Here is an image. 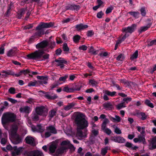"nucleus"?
<instances>
[{
	"instance_id": "f257e3e1",
	"label": "nucleus",
	"mask_w": 156,
	"mask_h": 156,
	"mask_svg": "<svg viewBox=\"0 0 156 156\" xmlns=\"http://www.w3.org/2000/svg\"><path fill=\"white\" fill-rule=\"evenodd\" d=\"M85 115L80 112H77L75 116V122L78 129H83L88 126V123Z\"/></svg>"
},
{
	"instance_id": "f03ea898",
	"label": "nucleus",
	"mask_w": 156,
	"mask_h": 156,
	"mask_svg": "<svg viewBox=\"0 0 156 156\" xmlns=\"http://www.w3.org/2000/svg\"><path fill=\"white\" fill-rule=\"evenodd\" d=\"M18 129V127L17 125H13L11 131V137L10 139L12 142L15 144H18L22 141L21 137L16 133Z\"/></svg>"
},
{
	"instance_id": "7ed1b4c3",
	"label": "nucleus",
	"mask_w": 156,
	"mask_h": 156,
	"mask_svg": "<svg viewBox=\"0 0 156 156\" xmlns=\"http://www.w3.org/2000/svg\"><path fill=\"white\" fill-rule=\"evenodd\" d=\"M16 116L14 113L6 112L3 114L2 118V122L3 124H5L9 122H12L16 120Z\"/></svg>"
},
{
	"instance_id": "20e7f679",
	"label": "nucleus",
	"mask_w": 156,
	"mask_h": 156,
	"mask_svg": "<svg viewBox=\"0 0 156 156\" xmlns=\"http://www.w3.org/2000/svg\"><path fill=\"white\" fill-rule=\"evenodd\" d=\"M48 44V42L46 41H44L40 43V61L47 59L48 57V55L46 54L43 51H40V48H45Z\"/></svg>"
},
{
	"instance_id": "39448f33",
	"label": "nucleus",
	"mask_w": 156,
	"mask_h": 156,
	"mask_svg": "<svg viewBox=\"0 0 156 156\" xmlns=\"http://www.w3.org/2000/svg\"><path fill=\"white\" fill-rule=\"evenodd\" d=\"M69 144L70 142L68 140L63 141L61 143V147L58 149L57 152L58 154H61L66 152Z\"/></svg>"
},
{
	"instance_id": "423d86ee",
	"label": "nucleus",
	"mask_w": 156,
	"mask_h": 156,
	"mask_svg": "<svg viewBox=\"0 0 156 156\" xmlns=\"http://www.w3.org/2000/svg\"><path fill=\"white\" fill-rule=\"evenodd\" d=\"M27 57L29 59L38 60L39 59V50L28 54Z\"/></svg>"
},
{
	"instance_id": "0eeeda50",
	"label": "nucleus",
	"mask_w": 156,
	"mask_h": 156,
	"mask_svg": "<svg viewBox=\"0 0 156 156\" xmlns=\"http://www.w3.org/2000/svg\"><path fill=\"white\" fill-rule=\"evenodd\" d=\"M81 129H77V133L76 136L79 140H81L87 136V130H84L83 131H82Z\"/></svg>"
},
{
	"instance_id": "6e6552de",
	"label": "nucleus",
	"mask_w": 156,
	"mask_h": 156,
	"mask_svg": "<svg viewBox=\"0 0 156 156\" xmlns=\"http://www.w3.org/2000/svg\"><path fill=\"white\" fill-rule=\"evenodd\" d=\"M48 109L46 106H40V116H42L43 118L46 117L48 114Z\"/></svg>"
},
{
	"instance_id": "1a4fd4ad",
	"label": "nucleus",
	"mask_w": 156,
	"mask_h": 156,
	"mask_svg": "<svg viewBox=\"0 0 156 156\" xmlns=\"http://www.w3.org/2000/svg\"><path fill=\"white\" fill-rule=\"evenodd\" d=\"M111 140L115 142L119 143H123L125 142V140L121 136H111Z\"/></svg>"
},
{
	"instance_id": "9d476101",
	"label": "nucleus",
	"mask_w": 156,
	"mask_h": 156,
	"mask_svg": "<svg viewBox=\"0 0 156 156\" xmlns=\"http://www.w3.org/2000/svg\"><path fill=\"white\" fill-rule=\"evenodd\" d=\"M136 24H133L131 26L124 28L123 30V31L125 32L127 34V33L131 34L134 31L136 28Z\"/></svg>"
},
{
	"instance_id": "9b49d317",
	"label": "nucleus",
	"mask_w": 156,
	"mask_h": 156,
	"mask_svg": "<svg viewBox=\"0 0 156 156\" xmlns=\"http://www.w3.org/2000/svg\"><path fill=\"white\" fill-rule=\"evenodd\" d=\"M25 140L26 143L32 146H34L35 145L34 138L31 136H27L25 139Z\"/></svg>"
},
{
	"instance_id": "f8f14e48",
	"label": "nucleus",
	"mask_w": 156,
	"mask_h": 156,
	"mask_svg": "<svg viewBox=\"0 0 156 156\" xmlns=\"http://www.w3.org/2000/svg\"><path fill=\"white\" fill-rule=\"evenodd\" d=\"M63 88L62 91L67 92H73L74 90H79L81 88V87H79L76 88H69L68 86H65L64 87H62Z\"/></svg>"
},
{
	"instance_id": "ddd939ff",
	"label": "nucleus",
	"mask_w": 156,
	"mask_h": 156,
	"mask_svg": "<svg viewBox=\"0 0 156 156\" xmlns=\"http://www.w3.org/2000/svg\"><path fill=\"white\" fill-rule=\"evenodd\" d=\"M23 148L20 147L17 148V146L13 147V151L12 152V154L13 156H16V155H19L20 152L22 151Z\"/></svg>"
},
{
	"instance_id": "4468645a",
	"label": "nucleus",
	"mask_w": 156,
	"mask_h": 156,
	"mask_svg": "<svg viewBox=\"0 0 156 156\" xmlns=\"http://www.w3.org/2000/svg\"><path fill=\"white\" fill-rule=\"evenodd\" d=\"M20 112L22 113H29L31 111L30 108L28 106H26L20 108L19 109Z\"/></svg>"
},
{
	"instance_id": "2eb2a0df",
	"label": "nucleus",
	"mask_w": 156,
	"mask_h": 156,
	"mask_svg": "<svg viewBox=\"0 0 156 156\" xmlns=\"http://www.w3.org/2000/svg\"><path fill=\"white\" fill-rule=\"evenodd\" d=\"M149 148L150 149L156 148V136L152 139L151 142L149 144Z\"/></svg>"
},
{
	"instance_id": "dca6fc26",
	"label": "nucleus",
	"mask_w": 156,
	"mask_h": 156,
	"mask_svg": "<svg viewBox=\"0 0 156 156\" xmlns=\"http://www.w3.org/2000/svg\"><path fill=\"white\" fill-rule=\"evenodd\" d=\"M39 115V107L36 108L35 112L32 117V119L34 121H36L38 120Z\"/></svg>"
},
{
	"instance_id": "f3484780",
	"label": "nucleus",
	"mask_w": 156,
	"mask_h": 156,
	"mask_svg": "<svg viewBox=\"0 0 156 156\" xmlns=\"http://www.w3.org/2000/svg\"><path fill=\"white\" fill-rule=\"evenodd\" d=\"M109 118L111 121L114 122H119L121 121L122 119L118 115H115V117L110 116Z\"/></svg>"
},
{
	"instance_id": "a211bd4d",
	"label": "nucleus",
	"mask_w": 156,
	"mask_h": 156,
	"mask_svg": "<svg viewBox=\"0 0 156 156\" xmlns=\"http://www.w3.org/2000/svg\"><path fill=\"white\" fill-rule=\"evenodd\" d=\"M53 25L51 23H41L40 24V28H49L52 26Z\"/></svg>"
},
{
	"instance_id": "6ab92c4d",
	"label": "nucleus",
	"mask_w": 156,
	"mask_h": 156,
	"mask_svg": "<svg viewBox=\"0 0 156 156\" xmlns=\"http://www.w3.org/2000/svg\"><path fill=\"white\" fill-rule=\"evenodd\" d=\"M76 105V103L74 102L69 103L66 106L64 107V109L66 111H68L71 109H73L74 107Z\"/></svg>"
},
{
	"instance_id": "aec40b11",
	"label": "nucleus",
	"mask_w": 156,
	"mask_h": 156,
	"mask_svg": "<svg viewBox=\"0 0 156 156\" xmlns=\"http://www.w3.org/2000/svg\"><path fill=\"white\" fill-rule=\"evenodd\" d=\"M47 130L49 131L51 133L56 134L57 133V130L54 126H50L47 127Z\"/></svg>"
},
{
	"instance_id": "412c9836",
	"label": "nucleus",
	"mask_w": 156,
	"mask_h": 156,
	"mask_svg": "<svg viewBox=\"0 0 156 156\" xmlns=\"http://www.w3.org/2000/svg\"><path fill=\"white\" fill-rule=\"evenodd\" d=\"M88 26L87 25H84L81 23L76 25V28L78 30H84L87 28Z\"/></svg>"
},
{
	"instance_id": "4be33fe9",
	"label": "nucleus",
	"mask_w": 156,
	"mask_h": 156,
	"mask_svg": "<svg viewBox=\"0 0 156 156\" xmlns=\"http://www.w3.org/2000/svg\"><path fill=\"white\" fill-rule=\"evenodd\" d=\"M48 78L46 77L40 76V85L46 84L47 83Z\"/></svg>"
},
{
	"instance_id": "5701e85b",
	"label": "nucleus",
	"mask_w": 156,
	"mask_h": 156,
	"mask_svg": "<svg viewBox=\"0 0 156 156\" xmlns=\"http://www.w3.org/2000/svg\"><path fill=\"white\" fill-rule=\"evenodd\" d=\"M151 25V23H149L146 26H144L141 27L139 30L138 32L141 33L147 30L150 27Z\"/></svg>"
},
{
	"instance_id": "b1692460",
	"label": "nucleus",
	"mask_w": 156,
	"mask_h": 156,
	"mask_svg": "<svg viewBox=\"0 0 156 156\" xmlns=\"http://www.w3.org/2000/svg\"><path fill=\"white\" fill-rule=\"evenodd\" d=\"M28 156H39V151L34 150L29 152L27 153Z\"/></svg>"
},
{
	"instance_id": "393cba45",
	"label": "nucleus",
	"mask_w": 156,
	"mask_h": 156,
	"mask_svg": "<svg viewBox=\"0 0 156 156\" xmlns=\"http://www.w3.org/2000/svg\"><path fill=\"white\" fill-rule=\"evenodd\" d=\"M13 3L11 2H10L9 4V5L7 10L6 12V16H9L10 13V11L13 9Z\"/></svg>"
},
{
	"instance_id": "a878e982",
	"label": "nucleus",
	"mask_w": 156,
	"mask_h": 156,
	"mask_svg": "<svg viewBox=\"0 0 156 156\" xmlns=\"http://www.w3.org/2000/svg\"><path fill=\"white\" fill-rule=\"evenodd\" d=\"M26 9H22L20 10L17 13V17L19 19H20L22 16L25 13Z\"/></svg>"
},
{
	"instance_id": "bb28decb",
	"label": "nucleus",
	"mask_w": 156,
	"mask_h": 156,
	"mask_svg": "<svg viewBox=\"0 0 156 156\" xmlns=\"http://www.w3.org/2000/svg\"><path fill=\"white\" fill-rule=\"evenodd\" d=\"M104 106L105 108L108 110H111L113 108L112 104L110 102H107L104 103Z\"/></svg>"
},
{
	"instance_id": "cd10ccee",
	"label": "nucleus",
	"mask_w": 156,
	"mask_h": 156,
	"mask_svg": "<svg viewBox=\"0 0 156 156\" xmlns=\"http://www.w3.org/2000/svg\"><path fill=\"white\" fill-rule=\"evenodd\" d=\"M56 148V146L55 144H52L49 146V150L50 153L54 152Z\"/></svg>"
},
{
	"instance_id": "c85d7f7f",
	"label": "nucleus",
	"mask_w": 156,
	"mask_h": 156,
	"mask_svg": "<svg viewBox=\"0 0 156 156\" xmlns=\"http://www.w3.org/2000/svg\"><path fill=\"white\" fill-rule=\"evenodd\" d=\"M88 52L93 55H96L98 54V51L95 50L92 46H91L88 49Z\"/></svg>"
},
{
	"instance_id": "c756f323",
	"label": "nucleus",
	"mask_w": 156,
	"mask_h": 156,
	"mask_svg": "<svg viewBox=\"0 0 156 156\" xmlns=\"http://www.w3.org/2000/svg\"><path fill=\"white\" fill-rule=\"evenodd\" d=\"M3 135L4 136V137L1 139L0 143L3 146H4L6 144L7 142V135L6 133L3 134Z\"/></svg>"
},
{
	"instance_id": "7c9ffc66",
	"label": "nucleus",
	"mask_w": 156,
	"mask_h": 156,
	"mask_svg": "<svg viewBox=\"0 0 156 156\" xmlns=\"http://www.w3.org/2000/svg\"><path fill=\"white\" fill-rule=\"evenodd\" d=\"M89 83L90 85H91L92 87H96L98 84V83L97 81H96L94 80H90L89 81Z\"/></svg>"
},
{
	"instance_id": "2f4dec72",
	"label": "nucleus",
	"mask_w": 156,
	"mask_h": 156,
	"mask_svg": "<svg viewBox=\"0 0 156 156\" xmlns=\"http://www.w3.org/2000/svg\"><path fill=\"white\" fill-rule=\"evenodd\" d=\"M125 146L127 147L131 148L133 150H135L138 148L137 146H133V144L132 143L129 142H127L125 144Z\"/></svg>"
},
{
	"instance_id": "473e14b6",
	"label": "nucleus",
	"mask_w": 156,
	"mask_h": 156,
	"mask_svg": "<svg viewBox=\"0 0 156 156\" xmlns=\"http://www.w3.org/2000/svg\"><path fill=\"white\" fill-rule=\"evenodd\" d=\"M138 138L139 141V143L142 142L144 144H146L144 136L143 135H139L138 136Z\"/></svg>"
},
{
	"instance_id": "72a5a7b5",
	"label": "nucleus",
	"mask_w": 156,
	"mask_h": 156,
	"mask_svg": "<svg viewBox=\"0 0 156 156\" xmlns=\"http://www.w3.org/2000/svg\"><path fill=\"white\" fill-rule=\"evenodd\" d=\"M3 73H5V75H2V76H6V75H14V73L11 70H8L7 71H3L2 72Z\"/></svg>"
},
{
	"instance_id": "f704fd0d",
	"label": "nucleus",
	"mask_w": 156,
	"mask_h": 156,
	"mask_svg": "<svg viewBox=\"0 0 156 156\" xmlns=\"http://www.w3.org/2000/svg\"><path fill=\"white\" fill-rule=\"evenodd\" d=\"M16 54L15 51L12 49L10 50L7 53V55L9 57L13 56Z\"/></svg>"
},
{
	"instance_id": "c9c22d12",
	"label": "nucleus",
	"mask_w": 156,
	"mask_h": 156,
	"mask_svg": "<svg viewBox=\"0 0 156 156\" xmlns=\"http://www.w3.org/2000/svg\"><path fill=\"white\" fill-rule=\"evenodd\" d=\"M137 130L139 132H140V133L143 135L145 133V127L144 126H143L141 127L140 126H137L136 127Z\"/></svg>"
},
{
	"instance_id": "e433bc0d",
	"label": "nucleus",
	"mask_w": 156,
	"mask_h": 156,
	"mask_svg": "<svg viewBox=\"0 0 156 156\" xmlns=\"http://www.w3.org/2000/svg\"><path fill=\"white\" fill-rule=\"evenodd\" d=\"M138 51L136 50L131 56L130 58L132 60H133L137 58L138 56Z\"/></svg>"
},
{
	"instance_id": "4c0bfd02",
	"label": "nucleus",
	"mask_w": 156,
	"mask_h": 156,
	"mask_svg": "<svg viewBox=\"0 0 156 156\" xmlns=\"http://www.w3.org/2000/svg\"><path fill=\"white\" fill-rule=\"evenodd\" d=\"M108 149V147H106L104 148H102L101 149V154L103 156L105 155L107 152Z\"/></svg>"
},
{
	"instance_id": "58836bf2",
	"label": "nucleus",
	"mask_w": 156,
	"mask_h": 156,
	"mask_svg": "<svg viewBox=\"0 0 156 156\" xmlns=\"http://www.w3.org/2000/svg\"><path fill=\"white\" fill-rule=\"evenodd\" d=\"M105 93L111 97H113L115 96L116 94V92L115 91L110 92L108 90H107L105 91Z\"/></svg>"
},
{
	"instance_id": "ea45409f",
	"label": "nucleus",
	"mask_w": 156,
	"mask_h": 156,
	"mask_svg": "<svg viewBox=\"0 0 156 156\" xmlns=\"http://www.w3.org/2000/svg\"><path fill=\"white\" fill-rule=\"evenodd\" d=\"M55 61L57 63V65L58 66L59 65L62 63H65L66 62L63 58H60L58 59H56Z\"/></svg>"
},
{
	"instance_id": "a19ab883",
	"label": "nucleus",
	"mask_w": 156,
	"mask_h": 156,
	"mask_svg": "<svg viewBox=\"0 0 156 156\" xmlns=\"http://www.w3.org/2000/svg\"><path fill=\"white\" fill-rule=\"evenodd\" d=\"M116 107L118 110L120 109L126 107L124 102H123L116 105Z\"/></svg>"
},
{
	"instance_id": "79ce46f5",
	"label": "nucleus",
	"mask_w": 156,
	"mask_h": 156,
	"mask_svg": "<svg viewBox=\"0 0 156 156\" xmlns=\"http://www.w3.org/2000/svg\"><path fill=\"white\" fill-rule=\"evenodd\" d=\"M129 13L136 18H138L140 15L139 13L135 12H129Z\"/></svg>"
},
{
	"instance_id": "37998d69",
	"label": "nucleus",
	"mask_w": 156,
	"mask_h": 156,
	"mask_svg": "<svg viewBox=\"0 0 156 156\" xmlns=\"http://www.w3.org/2000/svg\"><path fill=\"white\" fill-rule=\"evenodd\" d=\"M80 8V6L79 5H71L70 6L69 9L72 10H77Z\"/></svg>"
},
{
	"instance_id": "c03bdc74",
	"label": "nucleus",
	"mask_w": 156,
	"mask_h": 156,
	"mask_svg": "<svg viewBox=\"0 0 156 156\" xmlns=\"http://www.w3.org/2000/svg\"><path fill=\"white\" fill-rule=\"evenodd\" d=\"M56 113V111L55 110H52L49 112V116L51 118L55 115Z\"/></svg>"
},
{
	"instance_id": "a18cd8bd",
	"label": "nucleus",
	"mask_w": 156,
	"mask_h": 156,
	"mask_svg": "<svg viewBox=\"0 0 156 156\" xmlns=\"http://www.w3.org/2000/svg\"><path fill=\"white\" fill-rule=\"evenodd\" d=\"M48 33V31L46 30L45 29L40 28V35Z\"/></svg>"
},
{
	"instance_id": "49530a36",
	"label": "nucleus",
	"mask_w": 156,
	"mask_h": 156,
	"mask_svg": "<svg viewBox=\"0 0 156 156\" xmlns=\"http://www.w3.org/2000/svg\"><path fill=\"white\" fill-rule=\"evenodd\" d=\"M124 55L122 54H120L116 58V59L118 61H120V63L122 62V60L124 59Z\"/></svg>"
},
{
	"instance_id": "de8ad7c7",
	"label": "nucleus",
	"mask_w": 156,
	"mask_h": 156,
	"mask_svg": "<svg viewBox=\"0 0 156 156\" xmlns=\"http://www.w3.org/2000/svg\"><path fill=\"white\" fill-rule=\"evenodd\" d=\"M139 117L142 120H144L146 119L147 116L143 112H141L139 114Z\"/></svg>"
},
{
	"instance_id": "09e8293b",
	"label": "nucleus",
	"mask_w": 156,
	"mask_h": 156,
	"mask_svg": "<svg viewBox=\"0 0 156 156\" xmlns=\"http://www.w3.org/2000/svg\"><path fill=\"white\" fill-rule=\"evenodd\" d=\"M113 9V7L112 6H110L108 7L106 10L105 12L106 14H108L111 12Z\"/></svg>"
},
{
	"instance_id": "8fccbe9b",
	"label": "nucleus",
	"mask_w": 156,
	"mask_h": 156,
	"mask_svg": "<svg viewBox=\"0 0 156 156\" xmlns=\"http://www.w3.org/2000/svg\"><path fill=\"white\" fill-rule=\"evenodd\" d=\"M37 83V82L36 80L30 82L28 84V86L29 87L35 86Z\"/></svg>"
},
{
	"instance_id": "3c124183",
	"label": "nucleus",
	"mask_w": 156,
	"mask_h": 156,
	"mask_svg": "<svg viewBox=\"0 0 156 156\" xmlns=\"http://www.w3.org/2000/svg\"><path fill=\"white\" fill-rule=\"evenodd\" d=\"M78 48L80 50L85 51L87 50V47L85 45H83L79 46Z\"/></svg>"
},
{
	"instance_id": "603ef678",
	"label": "nucleus",
	"mask_w": 156,
	"mask_h": 156,
	"mask_svg": "<svg viewBox=\"0 0 156 156\" xmlns=\"http://www.w3.org/2000/svg\"><path fill=\"white\" fill-rule=\"evenodd\" d=\"M114 132L117 134H120L122 133L121 130L117 126L115 127Z\"/></svg>"
},
{
	"instance_id": "864d4df0",
	"label": "nucleus",
	"mask_w": 156,
	"mask_h": 156,
	"mask_svg": "<svg viewBox=\"0 0 156 156\" xmlns=\"http://www.w3.org/2000/svg\"><path fill=\"white\" fill-rule=\"evenodd\" d=\"M103 130L105 133L108 135H110L112 133L111 130L108 128H106Z\"/></svg>"
},
{
	"instance_id": "5fc2aeb1",
	"label": "nucleus",
	"mask_w": 156,
	"mask_h": 156,
	"mask_svg": "<svg viewBox=\"0 0 156 156\" xmlns=\"http://www.w3.org/2000/svg\"><path fill=\"white\" fill-rule=\"evenodd\" d=\"M80 36L78 35L75 36L73 38V41L76 43L78 42L80 39Z\"/></svg>"
},
{
	"instance_id": "6e6d98bb",
	"label": "nucleus",
	"mask_w": 156,
	"mask_h": 156,
	"mask_svg": "<svg viewBox=\"0 0 156 156\" xmlns=\"http://www.w3.org/2000/svg\"><path fill=\"white\" fill-rule=\"evenodd\" d=\"M63 50L64 51H68L69 50V48L68 47L66 43H64L63 46Z\"/></svg>"
},
{
	"instance_id": "4d7b16f0",
	"label": "nucleus",
	"mask_w": 156,
	"mask_h": 156,
	"mask_svg": "<svg viewBox=\"0 0 156 156\" xmlns=\"http://www.w3.org/2000/svg\"><path fill=\"white\" fill-rule=\"evenodd\" d=\"M145 103L146 105L151 108H153L154 107V106L153 104L151 103L150 101L148 100H146L145 101Z\"/></svg>"
},
{
	"instance_id": "13d9d810",
	"label": "nucleus",
	"mask_w": 156,
	"mask_h": 156,
	"mask_svg": "<svg viewBox=\"0 0 156 156\" xmlns=\"http://www.w3.org/2000/svg\"><path fill=\"white\" fill-rule=\"evenodd\" d=\"M61 84L58 82H56L54 83H53L51 86V89L55 88L57 86Z\"/></svg>"
},
{
	"instance_id": "bf43d9fd",
	"label": "nucleus",
	"mask_w": 156,
	"mask_h": 156,
	"mask_svg": "<svg viewBox=\"0 0 156 156\" xmlns=\"http://www.w3.org/2000/svg\"><path fill=\"white\" fill-rule=\"evenodd\" d=\"M32 129L34 132H38L39 129V126L38 125H37V127L33 126H32Z\"/></svg>"
},
{
	"instance_id": "052dcab7",
	"label": "nucleus",
	"mask_w": 156,
	"mask_h": 156,
	"mask_svg": "<svg viewBox=\"0 0 156 156\" xmlns=\"http://www.w3.org/2000/svg\"><path fill=\"white\" fill-rule=\"evenodd\" d=\"M141 13L142 16H144L146 14V12L145 10V8L143 7L140 9Z\"/></svg>"
},
{
	"instance_id": "680f3d73",
	"label": "nucleus",
	"mask_w": 156,
	"mask_h": 156,
	"mask_svg": "<svg viewBox=\"0 0 156 156\" xmlns=\"http://www.w3.org/2000/svg\"><path fill=\"white\" fill-rule=\"evenodd\" d=\"M104 14L102 11H101L100 12L97 13V16L98 18L100 19L102 18V16Z\"/></svg>"
},
{
	"instance_id": "e2e57ef3",
	"label": "nucleus",
	"mask_w": 156,
	"mask_h": 156,
	"mask_svg": "<svg viewBox=\"0 0 156 156\" xmlns=\"http://www.w3.org/2000/svg\"><path fill=\"white\" fill-rule=\"evenodd\" d=\"M9 93L11 94H14L15 93V90L14 87H11L9 90Z\"/></svg>"
},
{
	"instance_id": "0e129e2a",
	"label": "nucleus",
	"mask_w": 156,
	"mask_h": 156,
	"mask_svg": "<svg viewBox=\"0 0 156 156\" xmlns=\"http://www.w3.org/2000/svg\"><path fill=\"white\" fill-rule=\"evenodd\" d=\"M132 100V98L130 97H127L123 99V101L124 102H126L127 103H128L129 101H131Z\"/></svg>"
},
{
	"instance_id": "69168bd1",
	"label": "nucleus",
	"mask_w": 156,
	"mask_h": 156,
	"mask_svg": "<svg viewBox=\"0 0 156 156\" xmlns=\"http://www.w3.org/2000/svg\"><path fill=\"white\" fill-rule=\"evenodd\" d=\"M67 76H64L60 77L59 79V80L60 81H62L64 82L65 81L66 79H67Z\"/></svg>"
},
{
	"instance_id": "338daca9",
	"label": "nucleus",
	"mask_w": 156,
	"mask_h": 156,
	"mask_svg": "<svg viewBox=\"0 0 156 156\" xmlns=\"http://www.w3.org/2000/svg\"><path fill=\"white\" fill-rule=\"evenodd\" d=\"M22 74L26 75L29 73V70L28 69L22 70Z\"/></svg>"
},
{
	"instance_id": "774afa93",
	"label": "nucleus",
	"mask_w": 156,
	"mask_h": 156,
	"mask_svg": "<svg viewBox=\"0 0 156 156\" xmlns=\"http://www.w3.org/2000/svg\"><path fill=\"white\" fill-rule=\"evenodd\" d=\"M6 148L7 150L9 151L13 150V147H12L10 145H7L6 147Z\"/></svg>"
}]
</instances>
